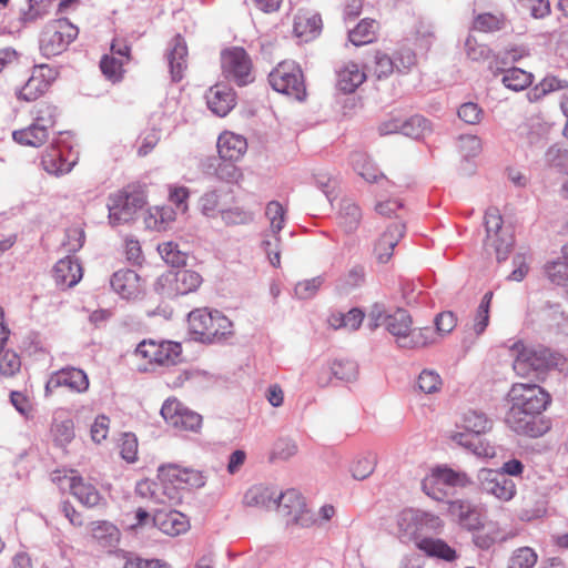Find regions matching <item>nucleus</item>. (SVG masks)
Instances as JSON below:
<instances>
[{
  "mask_svg": "<svg viewBox=\"0 0 568 568\" xmlns=\"http://www.w3.org/2000/svg\"><path fill=\"white\" fill-rule=\"evenodd\" d=\"M374 327L384 325L395 338L396 344L402 348H418L434 342L433 331L429 327H413L412 316L403 308L396 310L393 314L383 315L378 312Z\"/></svg>",
  "mask_w": 568,
  "mask_h": 568,
  "instance_id": "1",
  "label": "nucleus"
},
{
  "mask_svg": "<svg viewBox=\"0 0 568 568\" xmlns=\"http://www.w3.org/2000/svg\"><path fill=\"white\" fill-rule=\"evenodd\" d=\"M187 323L193 338L202 343H217L232 335V322L219 311L194 310Z\"/></svg>",
  "mask_w": 568,
  "mask_h": 568,
  "instance_id": "2",
  "label": "nucleus"
},
{
  "mask_svg": "<svg viewBox=\"0 0 568 568\" xmlns=\"http://www.w3.org/2000/svg\"><path fill=\"white\" fill-rule=\"evenodd\" d=\"M272 89L296 101H304L306 87L303 72L294 61L280 62L267 77Z\"/></svg>",
  "mask_w": 568,
  "mask_h": 568,
  "instance_id": "3",
  "label": "nucleus"
},
{
  "mask_svg": "<svg viewBox=\"0 0 568 568\" xmlns=\"http://www.w3.org/2000/svg\"><path fill=\"white\" fill-rule=\"evenodd\" d=\"M513 369L517 376L526 378L546 371L550 365V353L546 348H536L516 341L509 347Z\"/></svg>",
  "mask_w": 568,
  "mask_h": 568,
  "instance_id": "4",
  "label": "nucleus"
},
{
  "mask_svg": "<svg viewBox=\"0 0 568 568\" xmlns=\"http://www.w3.org/2000/svg\"><path fill=\"white\" fill-rule=\"evenodd\" d=\"M398 536L402 541H414L415 546L427 531L442 529V519L433 514L417 509H404L397 518Z\"/></svg>",
  "mask_w": 568,
  "mask_h": 568,
  "instance_id": "5",
  "label": "nucleus"
},
{
  "mask_svg": "<svg viewBox=\"0 0 568 568\" xmlns=\"http://www.w3.org/2000/svg\"><path fill=\"white\" fill-rule=\"evenodd\" d=\"M280 515L287 526L310 528L317 521L316 514L306 504L305 498L296 489H287L273 500Z\"/></svg>",
  "mask_w": 568,
  "mask_h": 568,
  "instance_id": "6",
  "label": "nucleus"
},
{
  "mask_svg": "<svg viewBox=\"0 0 568 568\" xmlns=\"http://www.w3.org/2000/svg\"><path fill=\"white\" fill-rule=\"evenodd\" d=\"M280 515L287 526L310 528L317 521L316 514L306 504L305 498L296 489H287L273 500Z\"/></svg>",
  "mask_w": 568,
  "mask_h": 568,
  "instance_id": "7",
  "label": "nucleus"
},
{
  "mask_svg": "<svg viewBox=\"0 0 568 568\" xmlns=\"http://www.w3.org/2000/svg\"><path fill=\"white\" fill-rule=\"evenodd\" d=\"M78 34V27L68 19L52 20L41 32L40 51L47 58L59 55L77 39Z\"/></svg>",
  "mask_w": 568,
  "mask_h": 568,
  "instance_id": "8",
  "label": "nucleus"
},
{
  "mask_svg": "<svg viewBox=\"0 0 568 568\" xmlns=\"http://www.w3.org/2000/svg\"><path fill=\"white\" fill-rule=\"evenodd\" d=\"M503 216L498 209L489 207L485 213L486 237L484 247L495 254L498 262L505 261L513 246V236L503 230Z\"/></svg>",
  "mask_w": 568,
  "mask_h": 568,
  "instance_id": "9",
  "label": "nucleus"
},
{
  "mask_svg": "<svg viewBox=\"0 0 568 568\" xmlns=\"http://www.w3.org/2000/svg\"><path fill=\"white\" fill-rule=\"evenodd\" d=\"M201 275L191 270L170 271L161 275L154 288L156 293L166 298H174L194 292L201 284Z\"/></svg>",
  "mask_w": 568,
  "mask_h": 568,
  "instance_id": "10",
  "label": "nucleus"
},
{
  "mask_svg": "<svg viewBox=\"0 0 568 568\" xmlns=\"http://www.w3.org/2000/svg\"><path fill=\"white\" fill-rule=\"evenodd\" d=\"M144 204L145 199L140 191L123 190L110 195L108 202L110 224L116 226L131 222Z\"/></svg>",
  "mask_w": 568,
  "mask_h": 568,
  "instance_id": "11",
  "label": "nucleus"
},
{
  "mask_svg": "<svg viewBox=\"0 0 568 568\" xmlns=\"http://www.w3.org/2000/svg\"><path fill=\"white\" fill-rule=\"evenodd\" d=\"M222 72L225 79L239 87L254 81L252 60L243 48L233 47L224 50L221 55Z\"/></svg>",
  "mask_w": 568,
  "mask_h": 568,
  "instance_id": "12",
  "label": "nucleus"
},
{
  "mask_svg": "<svg viewBox=\"0 0 568 568\" xmlns=\"http://www.w3.org/2000/svg\"><path fill=\"white\" fill-rule=\"evenodd\" d=\"M510 408L541 414L550 403V396L536 384L516 383L508 393Z\"/></svg>",
  "mask_w": 568,
  "mask_h": 568,
  "instance_id": "13",
  "label": "nucleus"
},
{
  "mask_svg": "<svg viewBox=\"0 0 568 568\" xmlns=\"http://www.w3.org/2000/svg\"><path fill=\"white\" fill-rule=\"evenodd\" d=\"M470 484L466 473L456 471L446 466H437L422 481L423 491L429 497L440 500L445 496L442 486L466 487Z\"/></svg>",
  "mask_w": 568,
  "mask_h": 568,
  "instance_id": "14",
  "label": "nucleus"
},
{
  "mask_svg": "<svg viewBox=\"0 0 568 568\" xmlns=\"http://www.w3.org/2000/svg\"><path fill=\"white\" fill-rule=\"evenodd\" d=\"M182 347L171 341H142L135 348V355L160 365H175L180 361Z\"/></svg>",
  "mask_w": 568,
  "mask_h": 568,
  "instance_id": "15",
  "label": "nucleus"
},
{
  "mask_svg": "<svg viewBox=\"0 0 568 568\" xmlns=\"http://www.w3.org/2000/svg\"><path fill=\"white\" fill-rule=\"evenodd\" d=\"M165 422L180 430L197 432L202 425V416L176 399H166L161 408Z\"/></svg>",
  "mask_w": 568,
  "mask_h": 568,
  "instance_id": "16",
  "label": "nucleus"
},
{
  "mask_svg": "<svg viewBox=\"0 0 568 568\" xmlns=\"http://www.w3.org/2000/svg\"><path fill=\"white\" fill-rule=\"evenodd\" d=\"M479 483L483 493L500 501H509L516 495L515 483L498 470L481 469L479 473Z\"/></svg>",
  "mask_w": 568,
  "mask_h": 568,
  "instance_id": "17",
  "label": "nucleus"
},
{
  "mask_svg": "<svg viewBox=\"0 0 568 568\" xmlns=\"http://www.w3.org/2000/svg\"><path fill=\"white\" fill-rule=\"evenodd\" d=\"M540 415L541 414L538 413H528V410L509 408L506 416V423L518 435L539 437L547 429V426L540 418Z\"/></svg>",
  "mask_w": 568,
  "mask_h": 568,
  "instance_id": "18",
  "label": "nucleus"
},
{
  "mask_svg": "<svg viewBox=\"0 0 568 568\" xmlns=\"http://www.w3.org/2000/svg\"><path fill=\"white\" fill-rule=\"evenodd\" d=\"M447 510L463 528L469 531L480 530L485 527V517L483 511L469 500H450L448 501Z\"/></svg>",
  "mask_w": 568,
  "mask_h": 568,
  "instance_id": "19",
  "label": "nucleus"
},
{
  "mask_svg": "<svg viewBox=\"0 0 568 568\" xmlns=\"http://www.w3.org/2000/svg\"><path fill=\"white\" fill-rule=\"evenodd\" d=\"M405 229L404 223L396 221L378 235L373 244V254L378 263L389 262L396 245L405 234Z\"/></svg>",
  "mask_w": 568,
  "mask_h": 568,
  "instance_id": "20",
  "label": "nucleus"
},
{
  "mask_svg": "<svg viewBox=\"0 0 568 568\" xmlns=\"http://www.w3.org/2000/svg\"><path fill=\"white\" fill-rule=\"evenodd\" d=\"M61 386L75 393H84L89 388L88 375L80 368L64 367L50 376L45 384V392H52Z\"/></svg>",
  "mask_w": 568,
  "mask_h": 568,
  "instance_id": "21",
  "label": "nucleus"
},
{
  "mask_svg": "<svg viewBox=\"0 0 568 568\" xmlns=\"http://www.w3.org/2000/svg\"><path fill=\"white\" fill-rule=\"evenodd\" d=\"M205 99L207 108L219 116H225L236 104L235 92L225 84L211 87Z\"/></svg>",
  "mask_w": 568,
  "mask_h": 568,
  "instance_id": "22",
  "label": "nucleus"
},
{
  "mask_svg": "<svg viewBox=\"0 0 568 568\" xmlns=\"http://www.w3.org/2000/svg\"><path fill=\"white\" fill-rule=\"evenodd\" d=\"M112 290L122 298L132 300L142 291L141 278L133 270H119L110 281Z\"/></svg>",
  "mask_w": 568,
  "mask_h": 568,
  "instance_id": "23",
  "label": "nucleus"
},
{
  "mask_svg": "<svg viewBox=\"0 0 568 568\" xmlns=\"http://www.w3.org/2000/svg\"><path fill=\"white\" fill-rule=\"evenodd\" d=\"M152 521L155 527L169 536H178L189 528L185 515L178 510H158L153 515Z\"/></svg>",
  "mask_w": 568,
  "mask_h": 568,
  "instance_id": "24",
  "label": "nucleus"
},
{
  "mask_svg": "<svg viewBox=\"0 0 568 568\" xmlns=\"http://www.w3.org/2000/svg\"><path fill=\"white\" fill-rule=\"evenodd\" d=\"M166 58L172 80L174 82L182 80L187 67V47L180 34L175 36L170 43Z\"/></svg>",
  "mask_w": 568,
  "mask_h": 568,
  "instance_id": "25",
  "label": "nucleus"
},
{
  "mask_svg": "<svg viewBox=\"0 0 568 568\" xmlns=\"http://www.w3.org/2000/svg\"><path fill=\"white\" fill-rule=\"evenodd\" d=\"M216 146L222 161L235 162L245 154L247 142L242 135L224 132L219 136Z\"/></svg>",
  "mask_w": 568,
  "mask_h": 568,
  "instance_id": "26",
  "label": "nucleus"
},
{
  "mask_svg": "<svg viewBox=\"0 0 568 568\" xmlns=\"http://www.w3.org/2000/svg\"><path fill=\"white\" fill-rule=\"evenodd\" d=\"M183 468L178 465L171 464L159 467L158 477L162 487H164L163 495L166 496L169 501L179 499L178 489L183 486Z\"/></svg>",
  "mask_w": 568,
  "mask_h": 568,
  "instance_id": "27",
  "label": "nucleus"
},
{
  "mask_svg": "<svg viewBox=\"0 0 568 568\" xmlns=\"http://www.w3.org/2000/svg\"><path fill=\"white\" fill-rule=\"evenodd\" d=\"M568 90V80L556 74L545 75L526 94L530 103L541 101L546 95Z\"/></svg>",
  "mask_w": 568,
  "mask_h": 568,
  "instance_id": "28",
  "label": "nucleus"
},
{
  "mask_svg": "<svg viewBox=\"0 0 568 568\" xmlns=\"http://www.w3.org/2000/svg\"><path fill=\"white\" fill-rule=\"evenodd\" d=\"M81 277V265L69 256L58 261L53 267V278L58 286L72 287Z\"/></svg>",
  "mask_w": 568,
  "mask_h": 568,
  "instance_id": "29",
  "label": "nucleus"
},
{
  "mask_svg": "<svg viewBox=\"0 0 568 568\" xmlns=\"http://www.w3.org/2000/svg\"><path fill=\"white\" fill-rule=\"evenodd\" d=\"M365 80L366 73L357 63L349 61L338 69L336 85L344 93H353Z\"/></svg>",
  "mask_w": 568,
  "mask_h": 568,
  "instance_id": "30",
  "label": "nucleus"
},
{
  "mask_svg": "<svg viewBox=\"0 0 568 568\" xmlns=\"http://www.w3.org/2000/svg\"><path fill=\"white\" fill-rule=\"evenodd\" d=\"M416 548L428 557H435L449 562L457 558L456 550L439 538L424 537L417 541Z\"/></svg>",
  "mask_w": 568,
  "mask_h": 568,
  "instance_id": "31",
  "label": "nucleus"
},
{
  "mask_svg": "<svg viewBox=\"0 0 568 568\" xmlns=\"http://www.w3.org/2000/svg\"><path fill=\"white\" fill-rule=\"evenodd\" d=\"M68 480L72 495L80 503L88 507H94L99 504L101 496L93 485L84 483L80 476H72Z\"/></svg>",
  "mask_w": 568,
  "mask_h": 568,
  "instance_id": "32",
  "label": "nucleus"
},
{
  "mask_svg": "<svg viewBox=\"0 0 568 568\" xmlns=\"http://www.w3.org/2000/svg\"><path fill=\"white\" fill-rule=\"evenodd\" d=\"M378 30L379 24L376 20L365 18L348 32V39L356 47L369 44L376 40Z\"/></svg>",
  "mask_w": 568,
  "mask_h": 568,
  "instance_id": "33",
  "label": "nucleus"
},
{
  "mask_svg": "<svg viewBox=\"0 0 568 568\" xmlns=\"http://www.w3.org/2000/svg\"><path fill=\"white\" fill-rule=\"evenodd\" d=\"M562 256L545 264L547 278L556 285L568 286V246L562 248Z\"/></svg>",
  "mask_w": 568,
  "mask_h": 568,
  "instance_id": "34",
  "label": "nucleus"
},
{
  "mask_svg": "<svg viewBox=\"0 0 568 568\" xmlns=\"http://www.w3.org/2000/svg\"><path fill=\"white\" fill-rule=\"evenodd\" d=\"M91 535L101 547H114L120 540V530L110 521H94L91 524Z\"/></svg>",
  "mask_w": 568,
  "mask_h": 568,
  "instance_id": "35",
  "label": "nucleus"
},
{
  "mask_svg": "<svg viewBox=\"0 0 568 568\" xmlns=\"http://www.w3.org/2000/svg\"><path fill=\"white\" fill-rule=\"evenodd\" d=\"M41 165L50 174L59 175L71 171L73 163L65 161L61 151L51 145L41 158Z\"/></svg>",
  "mask_w": 568,
  "mask_h": 568,
  "instance_id": "36",
  "label": "nucleus"
},
{
  "mask_svg": "<svg viewBox=\"0 0 568 568\" xmlns=\"http://www.w3.org/2000/svg\"><path fill=\"white\" fill-rule=\"evenodd\" d=\"M444 386V381L438 372L430 368L423 369L416 378L415 390L424 395L438 394Z\"/></svg>",
  "mask_w": 568,
  "mask_h": 568,
  "instance_id": "37",
  "label": "nucleus"
},
{
  "mask_svg": "<svg viewBox=\"0 0 568 568\" xmlns=\"http://www.w3.org/2000/svg\"><path fill=\"white\" fill-rule=\"evenodd\" d=\"M547 513V500L538 494H529L523 498L519 517L523 520H534Z\"/></svg>",
  "mask_w": 568,
  "mask_h": 568,
  "instance_id": "38",
  "label": "nucleus"
},
{
  "mask_svg": "<svg viewBox=\"0 0 568 568\" xmlns=\"http://www.w3.org/2000/svg\"><path fill=\"white\" fill-rule=\"evenodd\" d=\"M320 19L316 16L298 13L294 19V33L304 42H308L320 33Z\"/></svg>",
  "mask_w": 568,
  "mask_h": 568,
  "instance_id": "39",
  "label": "nucleus"
},
{
  "mask_svg": "<svg viewBox=\"0 0 568 568\" xmlns=\"http://www.w3.org/2000/svg\"><path fill=\"white\" fill-rule=\"evenodd\" d=\"M49 138V132L37 126L33 122L21 130H16L12 132V139L21 144L33 148L41 146Z\"/></svg>",
  "mask_w": 568,
  "mask_h": 568,
  "instance_id": "40",
  "label": "nucleus"
},
{
  "mask_svg": "<svg viewBox=\"0 0 568 568\" xmlns=\"http://www.w3.org/2000/svg\"><path fill=\"white\" fill-rule=\"evenodd\" d=\"M534 74L520 68H509L503 71V84L513 91H523L532 84Z\"/></svg>",
  "mask_w": 568,
  "mask_h": 568,
  "instance_id": "41",
  "label": "nucleus"
},
{
  "mask_svg": "<svg viewBox=\"0 0 568 568\" xmlns=\"http://www.w3.org/2000/svg\"><path fill=\"white\" fill-rule=\"evenodd\" d=\"M51 437L55 446L65 447L74 438V425L71 419L57 420L51 425Z\"/></svg>",
  "mask_w": 568,
  "mask_h": 568,
  "instance_id": "42",
  "label": "nucleus"
},
{
  "mask_svg": "<svg viewBox=\"0 0 568 568\" xmlns=\"http://www.w3.org/2000/svg\"><path fill=\"white\" fill-rule=\"evenodd\" d=\"M33 123L49 132L53 128L58 116V110L54 105L45 102L38 103L33 111Z\"/></svg>",
  "mask_w": 568,
  "mask_h": 568,
  "instance_id": "43",
  "label": "nucleus"
},
{
  "mask_svg": "<svg viewBox=\"0 0 568 568\" xmlns=\"http://www.w3.org/2000/svg\"><path fill=\"white\" fill-rule=\"evenodd\" d=\"M462 426L468 433L480 435L490 429V422L483 413L468 410L463 416Z\"/></svg>",
  "mask_w": 568,
  "mask_h": 568,
  "instance_id": "44",
  "label": "nucleus"
},
{
  "mask_svg": "<svg viewBox=\"0 0 568 568\" xmlns=\"http://www.w3.org/2000/svg\"><path fill=\"white\" fill-rule=\"evenodd\" d=\"M474 535V544L480 549H489L497 541H506L507 537L501 534L496 525H489L480 530H476Z\"/></svg>",
  "mask_w": 568,
  "mask_h": 568,
  "instance_id": "45",
  "label": "nucleus"
},
{
  "mask_svg": "<svg viewBox=\"0 0 568 568\" xmlns=\"http://www.w3.org/2000/svg\"><path fill=\"white\" fill-rule=\"evenodd\" d=\"M538 555L530 547H519L513 551L507 568H534Z\"/></svg>",
  "mask_w": 568,
  "mask_h": 568,
  "instance_id": "46",
  "label": "nucleus"
},
{
  "mask_svg": "<svg viewBox=\"0 0 568 568\" xmlns=\"http://www.w3.org/2000/svg\"><path fill=\"white\" fill-rule=\"evenodd\" d=\"M332 374L341 381H353L358 375L357 364L348 358H336L331 364Z\"/></svg>",
  "mask_w": 568,
  "mask_h": 568,
  "instance_id": "47",
  "label": "nucleus"
},
{
  "mask_svg": "<svg viewBox=\"0 0 568 568\" xmlns=\"http://www.w3.org/2000/svg\"><path fill=\"white\" fill-rule=\"evenodd\" d=\"M164 487L160 483H154L149 479L141 480L136 484L135 493L143 497L150 498L158 504H165L168 500L166 496L163 495Z\"/></svg>",
  "mask_w": 568,
  "mask_h": 568,
  "instance_id": "48",
  "label": "nucleus"
},
{
  "mask_svg": "<svg viewBox=\"0 0 568 568\" xmlns=\"http://www.w3.org/2000/svg\"><path fill=\"white\" fill-rule=\"evenodd\" d=\"M158 251L165 263L173 267L184 266L186 264V254L179 250V245L173 242H165L158 246Z\"/></svg>",
  "mask_w": 568,
  "mask_h": 568,
  "instance_id": "49",
  "label": "nucleus"
},
{
  "mask_svg": "<svg viewBox=\"0 0 568 568\" xmlns=\"http://www.w3.org/2000/svg\"><path fill=\"white\" fill-rule=\"evenodd\" d=\"M28 9L22 11L21 20L24 23L34 22L49 13L51 0H28Z\"/></svg>",
  "mask_w": 568,
  "mask_h": 568,
  "instance_id": "50",
  "label": "nucleus"
},
{
  "mask_svg": "<svg viewBox=\"0 0 568 568\" xmlns=\"http://www.w3.org/2000/svg\"><path fill=\"white\" fill-rule=\"evenodd\" d=\"M395 69L394 60L383 51H376L374 54V65L372 73L376 79L382 80L388 78Z\"/></svg>",
  "mask_w": 568,
  "mask_h": 568,
  "instance_id": "51",
  "label": "nucleus"
},
{
  "mask_svg": "<svg viewBox=\"0 0 568 568\" xmlns=\"http://www.w3.org/2000/svg\"><path fill=\"white\" fill-rule=\"evenodd\" d=\"M274 499L272 491L264 487H253L244 496V501L247 506L270 507L274 505Z\"/></svg>",
  "mask_w": 568,
  "mask_h": 568,
  "instance_id": "52",
  "label": "nucleus"
},
{
  "mask_svg": "<svg viewBox=\"0 0 568 568\" xmlns=\"http://www.w3.org/2000/svg\"><path fill=\"white\" fill-rule=\"evenodd\" d=\"M265 214L271 223L272 235H278L280 231L284 227L285 210L277 201H271L266 205Z\"/></svg>",
  "mask_w": 568,
  "mask_h": 568,
  "instance_id": "53",
  "label": "nucleus"
},
{
  "mask_svg": "<svg viewBox=\"0 0 568 568\" xmlns=\"http://www.w3.org/2000/svg\"><path fill=\"white\" fill-rule=\"evenodd\" d=\"M375 458L371 455L358 456L351 464V474L355 479L367 478L375 469Z\"/></svg>",
  "mask_w": 568,
  "mask_h": 568,
  "instance_id": "54",
  "label": "nucleus"
},
{
  "mask_svg": "<svg viewBox=\"0 0 568 568\" xmlns=\"http://www.w3.org/2000/svg\"><path fill=\"white\" fill-rule=\"evenodd\" d=\"M355 169L358 172V174L367 182H378V178L383 180L386 184H389V181L379 173L376 165L365 156H359V159L356 161Z\"/></svg>",
  "mask_w": 568,
  "mask_h": 568,
  "instance_id": "55",
  "label": "nucleus"
},
{
  "mask_svg": "<svg viewBox=\"0 0 568 568\" xmlns=\"http://www.w3.org/2000/svg\"><path fill=\"white\" fill-rule=\"evenodd\" d=\"M362 211L355 203L345 202L341 209V223L348 231L355 230L361 222Z\"/></svg>",
  "mask_w": 568,
  "mask_h": 568,
  "instance_id": "56",
  "label": "nucleus"
},
{
  "mask_svg": "<svg viewBox=\"0 0 568 568\" xmlns=\"http://www.w3.org/2000/svg\"><path fill=\"white\" fill-rule=\"evenodd\" d=\"M221 191L211 190L205 192L199 200V206L201 212L207 216L213 217L221 210L220 207Z\"/></svg>",
  "mask_w": 568,
  "mask_h": 568,
  "instance_id": "57",
  "label": "nucleus"
},
{
  "mask_svg": "<svg viewBox=\"0 0 568 568\" xmlns=\"http://www.w3.org/2000/svg\"><path fill=\"white\" fill-rule=\"evenodd\" d=\"M21 361L13 351L0 348V374L3 376H13L20 371Z\"/></svg>",
  "mask_w": 568,
  "mask_h": 568,
  "instance_id": "58",
  "label": "nucleus"
},
{
  "mask_svg": "<svg viewBox=\"0 0 568 568\" xmlns=\"http://www.w3.org/2000/svg\"><path fill=\"white\" fill-rule=\"evenodd\" d=\"M493 300V292H487L477 310L475 323H474V329L477 335L481 334L489 323V307Z\"/></svg>",
  "mask_w": 568,
  "mask_h": 568,
  "instance_id": "59",
  "label": "nucleus"
},
{
  "mask_svg": "<svg viewBox=\"0 0 568 568\" xmlns=\"http://www.w3.org/2000/svg\"><path fill=\"white\" fill-rule=\"evenodd\" d=\"M123 61L116 57L104 55L100 62L102 73L111 81H119L122 77Z\"/></svg>",
  "mask_w": 568,
  "mask_h": 568,
  "instance_id": "60",
  "label": "nucleus"
},
{
  "mask_svg": "<svg viewBox=\"0 0 568 568\" xmlns=\"http://www.w3.org/2000/svg\"><path fill=\"white\" fill-rule=\"evenodd\" d=\"M427 129V120L422 115H413L406 120H402V134L419 138Z\"/></svg>",
  "mask_w": 568,
  "mask_h": 568,
  "instance_id": "61",
  "label": "nucleus"
},
{
  "mask_svg": "<svg viewBox=\"0 0 568 568\" xmlns=\"http://www.w3.org/2000/svg\"><path fill=\"white\" fill-rule=\"evenodd\" d=\"M503 18L491 14L483 13L476 17L474 20V29L480 32H494L503 27Z\"/></svg>",
  "mask_w": 568,
  "mask_h": 568,
  "instance_id": "62",
  "label": "nucleus"
},
{
  "mask_svg": "<svg viewBox=\"0 0 568 568\" xmlns=\"http://www.w3.org/2000/svg\"><path fill=\"white\" fill-rule=\"evenodd\" d=\"M458 116L467 124H477L481 120L483 110L478 104L467 102L460 105L458 110Z\"/></svg>",
  "mask_w": 568,
  "mask_h": 568,
  "instance_id": "63",
  "label": "nucleus"
},
{
  "mask_svg": "<svg viewBox=\"0 0 568 568\" xmlns=\"http://www.w3.org/2000/svg\"><path fill=\"white\" fill-rule=\"evenodd\" d=\"M297 452V446L295 442L288 438H280L275 444L273 448L272 456L273 458L278 459H288L290 457L294 456Z\"/></svg>",
  "mask_w": 568,
  "mask_h": 568,
  "instance_id": "64",
  "label": "nucleus"
}]
</instances>
